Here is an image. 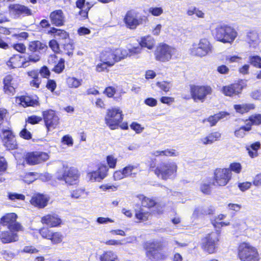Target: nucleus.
I'll list each match as a JSON object with an SVG mask.
<instances>
[{"instance_id": "1", "label": "nucleus", "mask_w": 261, "mask_h": 261, "mask_svg": "<svg viewBox=\"0 0 261 261\" xmlns=\"http://www.w3.org/2000/svg\"><path fill=\"white\" fill-rule=\"evenodd\" d=\"M148 171L153 172L157 177L164 180L173 179L177 175V166L173 162L156 163L155 159H151L148 163Z\"/></svg>"}, {"instance_id": "2", "label": "nucleus", "mask_w": 261, "mask_h": 261, "mask_svg": "<svg viewBox=\"0 0 261 261\" xmlns=\"http://www.w3.org/2000/svg\"><path fill=\"white\" fill-rule=\"evenodd\" d=\"M124 115L119 107H111L107 110L104 120L106 125L111 130L118 128L127 130L128 125L127 122H122Z\"/></svg>"}, {"instance_id": "3", "label": "nucleus", "mask_w": 261, "mask_h": 261, "mask_svg": "<svg viewBox=\"0 0 261 261\" xmlns=\"http://www.w3.org/2000/svg\"><path fill=\"white\" fill-rule=\"evenodd\" d=\"M142 247L148 261H162L167 258L165 254L161 252L165 247L164 241H147L143 242Z\"/></svg>"}, {"instance_id": "4", "label": "nucleus", "mask_w": 261, "mask_h": 261, "mask_svg": "<svg viewBox=\"0 0 261 261\" xmlns=\"http://www.w3.org/2000/svg\"><path fill=\"white\" fill-rule=\"evenodd\" d=\"M237 256L241 261H260L261 258L258 249L247 242L239 244Z\"/></svg>"}, {"instance_id": "5", "label": "nucleus", "mask_w": 261, "mask_h": 261, "mask_svg": "<svg viewBox=\"0 0 261 261\" xmlns=\"http://www.w3.org/2000/svg\"><path fill=\"white\" fill-rule=\"evenodd\" d=\"M214 35L216 40L219 42L231 44L237 38L238 33L232 27L223 24L216 27Z\"/></svg>"}, {"instance_id": "6", "label": "nucleus", "mask_w": 261, "mask_h": 261, "mask_svg": "<svg viewBox=\"0 0 261 261\" xmlns=\"http://www.w3.org/2000/svg\"><path fill=\"white\" fill-rule=\"evenodd\" d=\"M220 239V231H211L201 238L200 247L206 253L208 254L215 253L218 250Z\"/></svg>"}, {"instance_id": "7", "label": "nucleus", "mask_w": 261, "mask_h": 261, "mask_svg": "<svg viewBox=\"0 0 261 261\" xmlns=\"http://www.w3.org/2000/svg\"><path fill=\"white\" fill-rule=\"evenodd\" d=\"M127 56V51L125 49L108 48L101 53L100 60L101 61L109 62L110 65L113 66L116 62H119Z\"/></svg>"}, {"instance_id": "8", "label": "nucleus", "mask_w": 261, "mask_h": 261, "mask_svg": "<svg viewBox=\"0 0 261 261\" xmlns=\"http://www.w3.org/2000/svg\"><path fill=\"white\" fill-rule=\"evenodd\" d=\"M28 49L30 53L28 54L27 60L35 63L40 60V55L47 49V46L45 42L36 40L29 43Z\"/></svg>"}, {"instance_id": "9", "label": "nucleus", "mask_w": 261, "mask_h": 261, "mask_svg": "<svg viewBox=\"0 0 261 261\" xmlns=\"http://www.w3.org/2000/svg\"><path fill=\"white\" fill-rule=\"evenodd\" d=\"M213 90L209 85H190L191 98L194 102H203L208 95L212 94Z\"/></svg>"}, {"instance_id": "10", "label": "nucleus", "mask_w": 261, "mask_h": 261, "mask_svg": "<svg viewBox=\"0 0 261 261\" xmlns=\"http://www.w3.org/2000/svg\"><path fill=\"white\" fill-rule=\"evenodd\" d=\"M230 171L226 168H216L213 171L211 184L217 187L226 186L231 180Z\"/></svg>"}, {"instance_id": "11", "label": "nucleus", "mask_w": 261, "mask_h": 261, "mask_svg": "<svg viewBox=\"0 0 261 261\" xmlns=\"http://www.w3.org/2000/svg\"><path fill=\"white\" fill-rule=\"evenodd\" d=\"M138 12L134 10H128L123 18L126 27L130 30H135L139 25L148 21L146 16L138 17Z\"/></svg>"}, {"instance_id": "12", "label": "nucleus", "mask_w": 261, "mask_h": 261, "mask_svg": "<svg viewBox=\"0 0 261 261\" xmlns=\"http://www.w3.org/2000/svg\"><path fill=\"white\" fill-rule=\"evenodd\" d=\"M136 197L141 202L142 206L151 210L154 216H159L163 214L164 212V206L160 202L155 201L153 198L145 196L143 194H138Z\"/></svg>"}, {"instance_id": "13", "label": "nucleus", "mask_w": 261, "mask_h": 261, "mask_svg": "<svg viewBox=\"0 0 261 261\" xmlns=\"http://www.w3.org/2000/svg\"><path fill=\"white\" fill-rule=\"evenodd\" d=\"M80 177V173L74 167H64L62 174L57 177L60 181H64L68 185L76 184Z\"/></svg>"}, {"instance_id": "14", "label": "nucleus", "mask_w": 261, "mask_h": 261, "mask_svg": "<svg viewBox=\"0 0 261 261\" xmlns=\"http://www.w3.org/2000/svg\"><path fill=\"white\" fill-rule=\"evenodd\" d=\"M38 233L42 238L49 241L53 245L62 243L64 238L61 231L51 229L48 227H42L39 229Z\"/></svg>"}, {"instance_id": "15", "label": "nucleus", "mask_w": 261, "mask_h": 261, "mask_svg": "<svg viewBox=\"0 0 261 261\" xmlns=\"http://www.w3.org/2000/svg\"><path fill=\"white\" fill-rule=\"evenodd\" d=\"M175 50L174 47L165 43H161L155 50V59L162 62H168L172 59Z\"/></svg>"}, {"instance_id": "16", "label": "nucleus", "mask_w": 261, "mask_h": 261, "mask_svg": "<svg viewBox=\"0 0 261 261\" xmlns=\"http://www.w3.org/2000/svg\"><path fill=\"white\" fill-rule=\"evenodd\" d=\"M49 158L48 153L41 151H33L26 152L23 158L24 162L30 166H34L43 163Z\"/></svg>"}, {"instance_id": "17", "label": "nucleus", "mask_w": 261, "mask_h": 261, "mask_svg": "<svg viewBox=\"0 0 261 261\" xmlns=\"http://www.w3.org/2000/svg\"><path fill=\"white\" fill-rule=\"evenodd\" d=\"M16 102L20 107H37L40 105L39 97L36 94L25 93L24 94L15 97Z\"/></svg>"}, {"instance_id": "18", "label": "nucleus", "mask_w": 261, "mask_h": 261, "mask_svg": "<svg viewBox=\"0 0 261 261\" xmlns=\"http://www.w3.org/2000/svg\"><path fill=\"white\" fill-rule=\"evenodd\" d=\"M42 118L47 132L56 128L60 123V118L56 112L50 109L42 112Z\"/></svg>"}, {"instance_id": "19", "label": "nucleus", "mask_w": 261, "mask_h": 261, "mask_svg": "<svg viewBox=\"0 0 261 261\" xmlns=\"http://www.w3.org/2000/svg\"><path fill=\"white\" fill-rule=\"evenodd\" d=\"M17 215L15 213H6L1 218L0 224L8 229L23 231V226L17 221Z\"/></svg>"}, {"instance_id": "20", "label": "nucleus", "mask_w": 261, "mask_h": 261, "mask_svg": "<svg viewBox=\"0 0 261 261\" xmlns=\"http://www.w3.org/2000/svg\"><path fill=\"white\" fill-rule=\"evenodd\" d=\"M212 45L206 38L201 39L198 44H194L191 49V54L202 57L211 52Z\"/></svg>"}, {"instance_id": "21", "label": "nucleus", "mask_w": 261, "mask_h": 261, "mask_svg": "<svg viewBox=\"0 0 261 261\" xmlns=\"http://www.w3.org/2000/svg\"><path fill=\"white\" fill-rule=\"evenodd\" d=\"M243 88L242 81L237 80L223 86L221 89V92L225 96L232 97L239 96L242 93Z\"/></svg>"}, {"instance_id": "22", "label": "nucleus", "mask_w": 261, "mask_h": 261, "mask_svg": "<svg viewBox=\"0 0 261 261\" xmlns=\"http://www.w3.org/2000/svg\"><path fill=\"white\" fill-rule=\"evenodd\" d=\"M2 141L3 145L8 150H14L18 148V143L15 135L10 128L2 129Z\"/></svg>"}, {"instance_id": "23", "label": "nucleus", "mask_w": 261, "mask_h": 261, "mask_svg": "<svg viewBox=\"0 0 261 261\" xmlns=\"http://www.w3.org/2000/svg\"><path fill=\"white\" fill-rule=\"evenodd\" d=\"M40 222L49 228L60 227L63 224L61 217L55 212H51L42 216Z\"/></svg>"}, {"instance_id": "24", "label": "nucleus", "mask_w": 261, "mask_h": 261, "mask_svg": "<svg viewBox=\"0 0 261 261\" xmlns=\"http://www.w3.org/2000/svg\"><path fill=\"white\" fill-rule=\"evenodd\" d=\"M31 61L27 60V57H23L19 54L13 55L6 62V65L10 69L25 68L30 65Z\"/></svg>"}, {"instance_id": "25", "label": "nucleus", "mask_w": 261, "mask_h": 261, "mask_svg": "<svg viewBox=\"0 0 261 261\" xmlns=\"http://www.w3.org/2000/svg\"><path fill=\"white\" fill-rule=\"evenodd\" d=\"M109 167L105 164H99L96 170L89 172L87 176L91 181H100L108 175Z\"/></svg>"}, {"instance_id": "26", "label": "nucleus", "mask_w": 261, "mask_h": 261, "mask_svg": "<svg viewBox=\"0 0 261 261\" xmlns=\"http://www.w3.org/2000/svg\"><path fill=\"white\" fill-rule=\"evenodd\" d=\"M49 200L50 197L48 195L36 193L33 195L29 201L35 207L43 209L48 205Z\"/></svg>"}, {"instance_id": "27", "label": "nucleus", "mask_w": 261, "mask_h": 261, "mask_svg": "<svg viewBox=\"0 0 261 261\" xmlns=\"http://www.w3.org/2000/svg\"><path fill=\"white\" fill-rule=\"evenodd\" d=\"M14 81V75L11 74H8L4 77L3 90L5 94L13 96L16 93L17 86Z\"/></svg>"}, {"instance_id": "28", "label": "nucleus", "mask_w": 261, "mask_h": 261, "mask_svg": "<svg viewBox=\"0 0 261 261\" xmlns=\"http://www.w3.org/2000/svg\"><path fill=\"white\" fill-rule=\"evenodd\" d=\"M9 12L10 14L16 17L20 16H30L32 14V10L27 6L19 4H11L8 7Z\"/></svg>"}, {"instance_id": "29", "label": "nucleus", "mask_w": 261, "mask_h": 261, "mask_svg": "<svg viewBox=\"0 0 261 261\" xmlns=\"http://www.w3.org/2000/svg\"><path fill=\"white\" fill-rule=\"evenodd\" d=\"M49 18L52 25L57 27L64 26L66 22V17L61 9L55 10L51 12Z\"/></svg>"}, {"instance_id": "30", "label": "nucleus", "mask_w": 261, "mask_h": 261, "mask_svg": "<svg viewBox=\"0 0 261 261\" xmlns=\"http://www.w3.org/2000/svg\"><path fill=\"white\" fill-rule=\"evenodd\" d=\"M76 7L80 9L78 15L81 20L88 19L89 12L92 7L93 5L89 2H86V0H76L75 2Z\"/></svg>"}, {"instance_id": "31", "label": "nucleus", "mask_w": 261, "mask_h": 261, "mask_svg": "<svg viewBox=\"0 0 261 261\" xmlns=\"http://www.w3.org/2000/svg\"><path fill=\"white\" fill-rule=\"evenodd\" d=\"M21 230H14L9 229V230H4L0 233V240L3 244H8L15 242L18 241V232Z\"/></svg>"}, {"instance_id": "32", "label": "nucleus", "mask_w": 261, "mask_h": 261, "mask_svg": "<svg viewBox=\"0 0 261 261\" xmlns=\"http://www.w3.org/2000/svg\"><path fill=\"white\" fill-rule=\"evenodd\" d=\"M48 46L54 53V54L49 55L48 63L49 64H50V60H51V63L53 64H55L56 63L58 59V57L56 54H60L61 53L59 43L56 39H53L49 41Z\"/></svg>"}, {"instance_id": "33", "label": "nucleus", "mask_w": 261, "mask_h": 261, "mask_svg": "<svg viewBox=\"0 0 261 261\" xmlns=\"http://www.w3.org/2000/svg\"><path fill=\"white\" fill-rule=\"evenodd\" d=\"M48 34L54 36L59 40H66L70 38L69 33L66 30L54 27L50 28L48 31Z\"/></svg>"}, {"instance_id": "34", "label": "nucleus", "mask_w": 261, "mask_h": 261, "mask_svg": "<svg viewBox=\"0 0 261 261\" xmlns=\"http://www.w3.org/2000/svg\"><path fill=\"white\" fill-rule=\"evenodd\" d=\"M27 74L31 79L29 82L31 87L38 89L41 83V81L39 77V72L36 69H33L27 72Z\"/></svg>"}, {"instance_id": "35", "label": "nucleus", "mask_w": 261, "mask_h": 261, "mask_svg": "<svg viewBox=\"0 0 261 261\" xmlns=\"http://www.w3.org/2000/svg\"><path fill=\"white\" fill-rule=\"evenodd\" d=\"M255 105L252 103H244L233 105V109L237 113L243 115L254 110Z\"/></svg>"}, {"instance_id": "36", "label": "nucleus", "mask_w": 261, "mask_h": 261, "mask_svg": "<svg viewBox=\"0 0 261 261\" xmlns=\"http://www.w3.org/2000/svg\"><path fill=\"white\" fill-rule=\"evenodd\" d=\"M221 138V134L219 132H212L206 137L201 138L200 141L203 145H206L220 140Z\"/></svg>"}, {"instance_id": "37", "label": "nucleus", "mask_w": 261, "mask_h": 261, "mask_svg": "<svg viewBox=\"0 0 261 261\" xmlns=\"http://www.w3.org/2000/svg\"><path fill=\"white\" fill-rule=\"evenodd\" d=\"M150 216H153V214L150 212L144 211L142 207L135 210V217L138 222L141 223L148 221Z\"/></svg>"}, {"instance_id": "38", "label": "nucleus", "mask_w": 261, "mask_h": 261, "mask_svg": "<svg viewBox=\"0 0 261 261\" xmlns=\"http://www.w3.org/2000/svg\"><path fill=\"white\" fill-rule=\"evenodd\" d=\"M229 115V113L226 111H220L213 115L210 116L206 120L210 123L211 126L216 125L217 122L222 119L225 118Z\"/></svg>"}, {"instance_id": "39", "label": "nucleus", "mask_w": 261, "mask_h": 261, "mask_svg": "<svg viewBox=\"0 0 261 261\" xmlns=\"http://www.w3.org/2000/svg\"><path fill=\"white\" fill-rule=\"evenodd\" d=\"M246 42L250 47H256L259 43L258 33L254 31L249 32L247 35Z\"/></svg>"}, {"instance_id": "40", "label": "nucleus", "mask_w": 261, "mask_h": 261, "mask_svg": "<svg viewBox=\"0 0 261 261\" xmlns=\"http://www.w3.org/2000/svg\"><path fill=\"white\" fill-rule=\"evenodd\" d=\"M99 261H120L116 252L112 250L105 251L99 256Z\"/></svg>"}, {"instance_id": "41", "label": "nucleus", "mask_w": 261, "mask_h": 261, "mask_svg": "<svg viewBox=\"0 0 261 261\" xmlns=\"http://www.w3.org/2000/svg\"><path fill=\"white\" fill-rule=\"evenodd\" d=\"M261 144L259 141H256L250 146L246 147V149L248 151L249 156L254 158L258 156V150L260 148Z\"/></svg>"}, {"instance_id": "42", "label": "nucleus", "mask_w": 261, "mask_h": 261, "mask_svg": "<svg viewBox=\"0 0 261 261\" xmlns=\"http://www.w3.org/2000/svg\"><path fill=\"white\" fill-rule=\"evenodd\" d=\"M138 167L139 165H133L129 164L123 168V172L124 173L125 177L130 176L136 177L138 173V171H139Z\"/></svg>"}, {"instance_id": "43", "label": "nucleus", "mask_w": 261, "mask_h": 261, "mask_svg": "<svg viewBox=\"0 0 261 261\" xmlns=\"http://www.w3.org/2000/svg\"><path fill=\"white\" fill-rule=\"evenodd\" d=\"M226 217V214H220L218 215L214 218V221L212 223L214 227H223L227 226L230 225L229 221H220L224 220Z\"/></svg>"}, {"instance_id": "44", "label": "nucleus", "mask_w": 261, "mask_h": 261, "mask_svg": "<svg viewBox=\"0 0 261 261\" xmlns=\"http://www.w3.org/2000/svg\"><path fill=\"white\" fill-rule=\"evenodd\" d=\"M246 124L251 128L253 125H261V114H255L251 115L248 119L245 120V122H247Z\"/></svg>"}, {"instance_id": "45", "label": "nucleus", "mask_w": 261, "mask_h": 261, "mask_svg": "<svg viewBox=\"0 0 261 261\" xmlns=\"http://www.w3.org/2000/svg\"><path fill=\"white\" fill-rule=\"evenodd\" d=\"M11 33L9 28L0 25V48L7 49L9 46L8 44L1 37V35H9Z\"/></svg>"}, {"instance_id": "46", "label": "nucleus", "mask_w": 261, "mask_h": 261, "mask_svg": "<svg viewBox=\"0 0 261 261\" xmlns=\"http://www.w3.org/2000/svg\"><path fill=\"white\" fill-rule=\"evenodd\" d=\"M251 130V128L246 123L245 125L241 126L236 129L234 132V135L238 138H243L247 135V133Z\"/></svg>"}, {"instance_id": "47", "label": "nucleus", "mask_w": 261, "mask_h": 261, "mask_svg": "<svg viewBox=\"0 0 261 261\" xmlns=\"http://www.w3.org/2000/svg\"><path fill=\"white\" fill-rule=\"evenodd\" d=\"M139 44L141 47H145L151 49L154 46V42L153 39L149 36H145L141 38Z\"/></svg>"}, {"instance_id": "48", "label": "nucleus", "mask_w": 261, "mask_h": 261, "mask_svg": "<svg viewBox=\"0 0 261 261\" xmlns=\"http://www.w3.org/2000/svg\"><path fill=\"white\" fill-rule=\"evenodd\" d=\"M66 84L69 88H77L81 86L82 80H79L75 77L69 76L66 79Z\"/></svg>"}, {"instance_id": "49", "label": "nucleus", "mask_w": 261, "mask_h": 261, "mask_svg": "<svg viewBox=\"0 0 261 261\" xmlns=\"http://www.w3.org/2000/svg\"><path fill=\"white\" fill-rule=\"evenodd\" d=\"M215 212L214 208L211 206L206 208H197L194 211V214L197 217L200 215H213Z\"/></svg>"}, {"instance_id": "50", "label": "nucleus", "mask_w": 261, "mask_h": 261, "mask_svg": "<svg viewBox=\"0 0 261 261\" xmlns=\"http://www.w3.org/2000/svg\"><path fill=\"white\" fill-rule=\"evenodd\" d=\"M154 155L158 156H175L177 155V152L175 149H165L164 150H158L154 153Z\"/></svg>"}, {"instance_id": "51", "label": "nucleus", "mask_w": 261, "mask_h": 261, "mask_svg": "<svg viewBox=\"0 0 261 261\" xmlns=\"http://www.w3.org/2000/svg\"><path fill=\"white\" fill-rule=\"evenodd\" d=\"M226 169L229 170L231 177L232 178V172L235 173L239 174L242 171V165L239 162H233L230 164L229 168Z\"/></svg>"}, {"instance_id": "52", "label": "nucleus", "mask_w": 261, "mask_h": 261, "mask_svg": "<svg viewBox=\"0 0 261 261\" xmlns=\"http://www.w3.org/2000/svg\"><path fill=\"white\" fill-rule=\"evenodd\" d=\"M249 63L255 68H261V57L258 55L250 56Z\"/></svg>"}, {"instance_id": "53", "label": "nucleus", "mask_w": 261, "mask_h": 261, "mask_svg": "<svg viewBox=\"0 0 261 261\" xmlns=\"http://www.w3.org/2000/svg\"><path fill=\"white\" fill-rule=\"evenodd\" d=\"M64 69L65 60L63 58H60L51 70L57 74H60L63 71Z\"/></svg>"}, {"instance_id": "54", "label": "nucleus", "mask_w": 261, "mask_h": 261, "mask_svg": "<svg viewBox=\"0 0 261 261\" xmlns=\"http://www.w3.org/2000/svg\"><path fill=\"white\" fill-rule=\"evenodd\" d=\"M38 173L35 172H29L25 174L23 180L27 184H31L36 180Z\"/></svg>"}, {"instance_id": "55", "label": "nucleus", "mask_w": 261, "mask_h": 261, "mask_svg": "<svg viewBox=\"0 0 261 261\" xmlns=\"http://www.w3.org/2000/svg\"><path fill=\"white\" fill-rule=\"evenodd\" d=\"M109 62H107L105 61H101V62L98 63L95 67V70L98 72H108L109 71V67H112L110 65Z\"/></svg>"}, {"instance_id": "56", "label": "nucleus", "mask_w": 261, "mask_h": 261, "mask_svg": "<svg viewBox=\"0 0 261 261\" xmlns=\"http://www.w3.org/2000/svg\"><path fill=\"white\" fill-rule=\"evenodd\" d=\"M63 49L65 53L68 56H72L74 50V44L72 42H68L63 45Z\"/></svg>"}, {"instance_id": "57", "label": "nucleus", "mask_w": 261, "mask_h": 261, "mask_svg": "<svg viewBox=\"0 0 261 261\" xmlns=\"http://www.w3.org/2000/svg\"><path fill=\"white\" fill-rule=\"evenodd\" d=\"M156 86L162 91L167 93L169 92L171 89V83L170 82L168 81L158 82L156 83Z\"/></svg>"}, {"instance_id": "58", "label": "nucleus", "mask_w": 261, "mask_h": 261, "mask_svg": "<svg viewBox=\"0 0 261 261\" xmlns=\"http://www.w3.org/2000/svg\"><path fill=\"white\" fill-rule=\"evenodd\" d=\"M211 186H213L211 183H202L200 186V191L205 195H211L212 191Z\"/></svg>"}, {"instance_id": "59", "label": "nucleus", "mask_w": 261, "mask_h": 261, "mask_svg": "<svg viewBox=\"0 0 261 261\" xmlns=\"http://www.w3.org/2000/svg\"><path fill=\"white\" fill-rule=\"evenodd\" d=\"M106 162L109 169H115L116 167L117 159L113 155H108L106 157Z\"/></svg>"}, {"instance_id": "60", "label": "nucleus", "mask_w": 261, "mask_h": 261, "mask_svg": "<svg viewBox=\"0 0 261 261\" xmlns=\"http://www.w3.org/2000/svg\"><path fill=\"white\" fill-rule=\"evenodd\" d=\"M26 126L25 124L24 128L19 132V136L24 140H29L32 138L33 136L31 133L27 129Z\"/></svg>"}, {"instance_id": "61", "label": "nucleus", "mask_w": 261, "mask_h": 261, "mask_svg": "<svg viewBox=\"0 0 261 261\" xmlns=\"http://www.w3.org/2000/svg\"><path fill=\"white\" fill-rule=\"evenodd\" d=\"M42 117L37 116L35 115H33L28 117V118L25 120V122L32 125H35L36 124H38L40 122L42 121Z\"/></svg>"}, {"instance_id": "62", "label": "nucleus", "mask_w": 261, "mask_h": 261, "mask_svg": "<svg viewBox=\"0 0 261 261\" xmlns=\"http://www.w3.org/2000/svg\"><path fill=\"white\" fill-rule=\"evenodd\" d=\"M39 74L40 73L41 77L44 79H48L50 77L51 72L49 70L48 68L44 65L42 66L38 71Z\"/></svg>"}, {"instance_id": "63", "label": "nucleus", "mask_w": 261, "mask_h": 261, "mask_svg": "<svg viewBox=\"0 0 261 261\" xmlns=\"http://www.w3.org/2000/svg\"><path fill=\"white\" fill-rule=\"evenodd\" d=\"M8 169V163L6 159L0 155V176L6 172Z\"/></svg>"}, {"instance_id": "64", "label": "nucleus", "mask_w": 261, "mask_h": 261, "mask_svg": "<svg viewBox=\"0 0 261 261\" xmlns=\"http://www.w3.org/2000/svg\"><path fill=\"white\" fill-rule=\"evenodd\" d=\"M57 83L55 80L49 78L47 79L45 86L47 90L53 93L57 88Z\"/></svg>"}]
</instances>
